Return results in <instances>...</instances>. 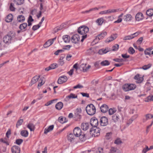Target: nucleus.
<instances>
[{
    "mask_svg": "<svg viewBox=\"0 0 153 153\" xmlns=\"http://www.w3.org/2000/svg\"><path fill=\"white\" fill-rule=\"evenodd\" d=\"M122 143V142L120 138H117L115 140L114 143L117 145H119Z\"/></svg>",
    "mask_w": 153,
    "mask_h": 153,
    "instance_id": "nucleus-53",
    "label": "nucleus"
},
{
    "mask_svg": "<svg viewBox=\"0 0 153 153\" xmlns=\"http://www.w3.org/2000/svg\"><path fill=\"white\" fill-rule=\"evenodd\" d=\"M41 81L40 82H39L38 85V87H41L42 85L45 82H42V79L41 78L39 80V82Z\"/></svg>",
    "mask_w": 153,
    "mask_h": 153,
    "instance_id": "nucleus-59",
    "label": "nucleus"
},
{
    "mask_svg": "<svg viewBox=\"0 0 153 153\" xmlns=\"http://www.w3.org/2000/svg\"><path fill=\"white\" fill-rule=\"evenodd\" d=\"M13 15L10 14L6 16L5 21L7 22H10L12 21L13 19Z\"/></svg>",
    "mask_w": 153,
    "mask_h": 153,
    "instance_id": "nucleus-21",
    "label": "nucleus"
},
{
    "mask_svg": "<svg viewBox=\"0 0 153 153\" xmlns=\"http://www.w3.org/2000/svg\"><path fill=\"white\" fill-rule=\"evenodd\" d=\"M23 122V119H20L17 122L16 126L17 128H18L19 126L21 125Z\"/></svg>",
    "mask_w": 153,
    "mask_h": 153,
    "instance_id": "nucleus-46",
    "label": "nucleus"
},
{
    "mask_svg": "<svg viewBox=\"0 0 153 153\" xmlns=\"http://www.w3.org/2000/svg\"><path fill=\"white\" fill-rule=\"evenodd\" d=\"M100 109L102 112L105 113L108 110V108L106 105L103 104L100 107Z\"/></svg>",
    "mask_w": 153,
    "mask_h": 153,
    "instance_id": "nucleus-14",
    "label": "nucleus"
},
{
    "mask_svg": "<svg viewBox=\"0 0 153 153\" xmlns=\"http://www.w3.org/2000/svg\"><path fill=\"white\" fill-rule=\"evenodd\" d=\"M134 79L136 80V82L138 83H141L143 79L142 78L140 77L139 75H136L134 77Z\"/></svg>",
    "mask_w": 153,
    "mask_h": 153,
    "instance_id": "nucleus-23",
    "label": "nucleus"
},
{
    "mask_svg": "<svg viewBox=\"0 0 153 153\" xmlns=\"http://www.w3.org/2000/svg\"><path fill=\"white\" fill-rule=\"evenodd\" d=\"M27 127L30 129L31 131H34L35 128L34 125L31 123H30L28 124Z\"/></svg>",
    "mask_w": 153,
    "mask_h": 153,
    "instance_id": "nucleus-27",
    "label": "nucleus"
},
{
    "mask_svg": "<svg viewBox=\"0 0 153 153\" xmlns=\"http://www.w3.org/2000/svg\"><path fill=\"white\" fill-rule=\"evenodd\" d=\"M107 33L106 32H104L101 33L97 36V37L99 39H102L106 35Z\"/></svg>",
    "mask_w": 153,
    "mask_h": 153,
    "instance_id": "nucleus-36",
    "label": "nucleus"
},
{
    "mask_svg": "<svg viewBox=\"0 0 153 153\" xmlns=\"http://www.w3.org/2000/svg\"><path fill=\"white\" fill-rule=\"evenodd\" d=\"M117 34H113L111 35L108 38L105 40V42H109L115 39L117 37Z\"/></svg>",
    "mask_w": 153,
    "mask_h": 153,
    "instance_id": "nucleus-12",
    "label": "nucleus"
},
{
    "mask_svg": "<svg viewBox=\"0 0 153 153\" xmlns=\"http://www.w3.org/2000/svg\"><path fill=\"white\" fill-rule=\"evenodd\" d=\"M77 96L75 94L73 93L67 96L65 100V101H68L70 99H74L77 98Z\"/></svg>",
    "mask_w": 153,
    "mask_h": 153,
    "instance_id": "nucleus-16",
    "label": "nucleus"
},
{
    "mask_svg": "<svg viewBox=\"0 0 153 153\" xmlns=\"http://www.w3.org/2000/svg\"><path fill=\"white\" fill-rule=\"evenodd\" d=\"M64 51V50H58L57 51H56L54 54H55L56 55H58L59 54V53H60Z\"/></svg>",
    "mask_w": 153,
    "mask_h": 153,
    "instance_id": "nucleus-63",
    "label": "nucleus"
},
{
    "mask_svg": "<svg viewBox=\"0 0 153 153\" xmlns=\"http://www.w3.org/2000/svg\"><path fill=\"white\" fill-rule=\"evenodd\" d=\"M129 84H126L124 85L123 86V90L126 91H129Z\"/></svg>",
    "mask_w": 153,
    "mask_h": 153,
    "instance_id": "nucleus-41",
    "label": "nucleus"
},
{
    "mask_svg": "<svg viewBox=\"0 0 153 153\" xmlns=\"http://www.w3.org/2000/svg\"><path fill=\"white\" fill-rule=\"evenodd\" d=\"M23 140L22 139H18L16 140V143L18 145H20L23 142Z\"/></svg>",
    "mask_w": 153,
    "mask_h": 153,
    "instance_id": "nucleus-54",
    "label": "nucleus"
},
{
    "mask_svg": "<svg viewBox=\"0 0 153 153\" xmlns=\"http://www.w3.org/2000/svg\"><path fill=\"white\" fill-rule=\"evenodd\" d=\"M15 36L16 34L14 33L10 32L4 37L3 41L5 43H10L11 41L15 38Z\"/></svg>",
    "mask_w": 153,
    "mask_h": 153,
    "instance_id": "nucleus-1",
    "label": "nucleus"
},
{
    "mask_svg": "<svg viewBox=\"0 0 153 153\" xmlns=\"http://www.w3.org/2000/svg\"><path fill=\"white\" fill-rule=\"evenodd\" d=\"M59 121L61 123H63L66 122L65 118L60 117L58 119Z\"/></svg>",
    "mask_w": 153,
    "mask_h": 153,
    "instance_id": "nucleus-43",
    "label": "nucleus"
},
{
    "mask_svg": "<svg viewBox=\"0 0 153 153\" xmlns=\"http://www.w3.org/2000/svg\"><path fill=\"white\" fill-rule=\"evenodd\" d=\"M79 113H75L76 116L77 118L76 120H78L81 118V115L79 114Z\"/></svg>",
    "mask_w": 153,
    "mask_h": 153,
    "instance_id": "nucleus-60",
    "label": "nucleus"
},
{
    "mask_svg": "<svg viewBox=\"0 0 153 153\" xmlns=\"http://www.w3.org/2000/svg\"><path fill=\"white\" fill-rule=\"evenodd\" d=\"M119 48V45L118 44H115L112 47V50L113 51H117L118 50Z\"/></svg>",
    "mask_w": 153,
    "mask_h": 153,
    "instance_id": "nucleus-47",
    "label": "nucleus"
},
{
    "mask_svg": "<svg viewBox=\"0 0 153 153\" xmlns=\"http://www.w3.org/2000/svg\"><path fill=\"white\" fill-rule=\"evenodd\" d=\"M109 51L108 50H107L106 48L105 49L103 48L99 50L98 53L102 55L103 54L106 53Z\"/></svg>",
    "mask_w": 153,
    "mask_h": 153,
    "instance_id": "nucleus-32",
    "label": "nucleus"
},
{
    "mask_svg": "<svg viewBox=\"0 0 153 153\" xmlns=\"http://www.w3.org/2000/svg\"><path fill=\"white\" fill-rule=\"evenodd\" d=\"M119 9H109L107 10L108 14H110L113 13L117 12L119 11Z\"/></svg>",
    "mask_w": 153,
    "mask_h": 153,
    "instance_id": "nucleus-37",
    "label": "nucleus"
},
{
    "mask_svg": "<svg viewBox=\"0 0 153 153\" xmlns=\"http://www.w3.org/2000/svg\"><path fill=\"white\" fill-rule=\"evenodd\" d=\"M50 66L51 69H54L58 67V65L56 63H55L51 64Z\"/></svg>",
    "mask_w": 153,
    "mask_h": 153,
    "instance_id": "nucleus-50",
    "label": "nucleus"
},
{
    "mask_svg": "<svg viewBox=\"0 0 153 153\" xmlns=\"http://www.w3.org/2000/svg\"><path fill=\"white\" fill-rule=\"evenodd\" d=\"M119 119L120 116L117 114H116L112 116V120L114 122H117L118 121Z\"/></svg>",
    "mask_w": 153,
    "mask_h": 153,
    "instance_id": "nucleus-24",
    "label": "nucleus"
},
{
    "mask_svg": "<svg viewBox=\"0 0 153 153\" xmlns=\"http://www.w3.org/2000/svg\"><path fill=\"white\" fill-rule=\"evenodd\" d=\"M64 42L65 43H68L70 40V38L69 36L67 35L64 36L62 38Z\"/></svg>",
    "mask_w": 153,
    "mask_h": 153,
    "instance_id": "nucleus-30",
    "label": "nucleus"
},
{
    "mask_svg": "<svg viewBox=\"0 0 153 153\" xmlns=\"http://www.w3.org/2000/svg\"><path fill=\"white\" fill-rule=\"evenodd\" d=\"M89 124L88 123H82L81 124V128L83 130L86 131L87 130L89 127Z\"/></svg>",
    "mask_w": 153,
    "mask_h": 153,
    "instance_id": "nucleus-20",
    "label": "nucleus"
},
{
    "mask_svg": "<svg viewBox=\"0 0 153 153\" xmlns=\"http://www.w3.org/2000/svg\"><path fill=\"white\" fill-rule=\"evenodd\" d=\"M116 111V110H115L114 108H111L108 111L109 114L110 115H112Z\"/></svg>",
    "mask_w": 153,
    "mask_h": 153,
    "instance_id": "nucleus-48",
    "label": "nucleus"
},
{
    "mask_svg": "<svg viewBox=\"0 0 153 153\" xmlns=\"http://www.w3.org/2000/svg\"><path fill=\"white\" fill-rule=\"evenodd\" d=\"M110 62L107 60H105L102 62L100 64L102 66H107L109 65Z\"/></svg>",
    "mask_w": 153,
    "mask_h": 153,
    "instance_id": "nucleus-39",
    "label": "nucleus"
},
{
    "mask_svg": "<svg viewBox=\"0 0 153 153\" xmlns=\"http://www.w3.org/2000/svg\"><path fill=\"white\" fill-rule=\"evenodd\" d=\"M153 117V115L151 114H148L145 115V118H143V122L145 123L146 121L150 119H151Z\"/></svg>",
    "mask_w": 153,
    "mask_h": 153,
    "instance_id": "nucleus-19",
    "label": "nucleus"
},
{
    "mask_svg": "<svg viewBox=\"0 0 153 153\" xmlns=\"http://www.w3.org/2000/svg\"><path fill=\"white\" fill-rule=\"evenodd\" d=\"M40 27V25H34L32 29L33 30H37Z\"/></svg>",
    "mask_w": 153,
    "mask_h": 153,
    "instance_id": "nucleus-56",
    "label": "nucleus"
},
{
    "mask_svg": "<svg viewBox=\"0 0 153 153\" xmlns=\"http://www.w3.org/2000/svg\"><path fill=\"white\" fill-rule=\"evenodd\" d=\"M133 18L132 16L130 14H127L123 16V19L126 22L131 21Z\"/></svg>",
    "mask_w": 153,
    "mask_h": 153,
    "instance_id": "nucleus-15",
    "label": "nucleus"
},
{
    "mask_svg": "<svg viewBox=\"0 0 153 153\" xmlns=\"http://www.w3.org/2000/svg\"><path fill=\"white\" fill-rule=\"evenodd\" d=\"M86 65L87 64H82L80 66L79 68L83 72H86L91 68L90 65H88L87 67Z\"/></svg>",
    "mask_w": 153,
    "mask_h": 153,
    "instance_id": "nucleus-9",
    "label": "nucleus"
},
{
    "mask_svg": "<svg viewBox=\"0 0 153 153\" xmlns=\"http://www.w3.org/2000/svg\"><path fill=\"white\" fill-rule=\"evenodd\" d=\"M128 51L131 54H133L135 52L134 50L131 47H130L129 48L128 50Z\"/></svg>",
    "mask_w": 153,
    "mask_h": 153,
    "instance_id": "nucleus-45",
    "label": "nucleus"
},
{
    "mask_svg": "<svg viewBox=\"0 0 153 153\" xmlns=\"http://www.w3.org/2000/svg\"><path fill=\"white\" fill-rule=\"evenodd\" d=\"M53 41H51V39L48 40L47 42H46L44 45V47L45 48H47L53 44Z\"/></svg>",
    "mask_w": 153,
    "mask_h": 153,
    "instance_id": "nucleus-31",
    "label": "nucleus"
},
{
    "mask_svg": "<svg viewBox=\"0 0 153 153\" xmlns=\"http://www.w3.org/2000/svg\"><path fill=\"white\" fill-rule=\"evenodd\" d=\"M83 86L82 85H80L79 84H78L76 85V86H74L73 88L74 89H76L77 88H83Z\"/></svg>",
    "mask_w": 153,
    "mask_h": 153,
    "instance_id": "nucleus-58",
    "label": "nucleus"
},
{
    "mask_svg": "<svg viewBox=\"0 0 153 153\" xmlns=\"http://www.w3.org/2000/svg\"><path fill=\"white\" fill-rule=\"evenodd\" d=\"M40 76H36L33 77L31 81V83L30 84V85L31 86L32 84H35L36 82L38 80Z\"/></svg>",
    "mask_w": 153,
    "mask_h": 153,
    "instance_id": "nucleus-17",
    "label": "nucleus"
},
{
    "mask_svg": "<svg viewBox=\"0 0 153 153\" xmlns=\"http://www.w3.org/2000/svg\"><path fill=\"white\" fill-rule=\"evenodd\" d=\"M104 22V20L102 18L98 19L96 20V22L99 25H101Z\"/></svg>",
    "mask_w": 153,
    "mask_h": 153,
    "instance_id": "nucleus-34",
    "label": "nucleus"
},
{
    "mask_svg": "<svg viewBox=\"0 0 153 153\" xmlns=\"http://www.w3.org/2000/svg\"><path fill=\"white\" fill-rule=\"evenodd\" d=\"M27 26V24L26 23H24L20 24L19 26V28L21 30H24V31H25V30L26 27Z\"/></svg>",
    "mask_w": 153,
    "mask_h": 153,
    "instance_id": "nucleus-28",
    "label": "nucleus"
},
{
    "mask_svg": "<svg viewBox=\"0 0 153 153\" xmlns=\"http://www.w3.org/2000/svg\"><path fill=\"white\" fill-rule=\"evenodd\" d=\"M129 91L134 90L136 87V85L133 84H129Z\"/></svg>",
    "mask_w": 153,
    "mask_h": 153,
    "instance_id": "nucleus-44",
    "label": "nucleus"
},
{
    "mask_svg": "<svg viewBox=\"0 0 153 153\" xmlns=\"http://www.w3.org/2000/svg\"><path fill=\"white\" fill-rule=\"evenodd\" d=\"M20 134L22 136L25 137H27L28 135V133L27 130H23L21 131Z\"/></svg>",
    "mask_w": 153,
    "mask_h": 153,
    "instance_id": "nucleus-33",
    "label": "nucleus"
},
{
    "mask_svg": "<svg viewBox=\"0 0 153 153\" xmlns=\"http://www.w3.org/2000/svg\"><path fill=\"white\" fill-rule=\"evenodd\" d=\"M55 101L54 100H52L51 101H50L48 102L46 104H45V105L46 106H48V105L51 104L53 102V101Z\"/></svg>",
    "mask_w": 153,
    "mask_h": 153,
    "instance_id": "nucleus-62",
    "label": "nucleus"
},
{
    "mask_svg": "<svg viewBox=\"0 0 153 153\" xmlns=\"http://www.w3.org/2000/svg\"><path fill=\"white\" fill-rule=\"evenodd\" d=\"M73 133L74 135L76 137H79L82 133V131L80 128L76 127L74 129Z\"/></svg>",
    "mask_w": 153,
    "mask_h": 153,
    "instance_id": "nucleus-8",
    "label": "nucleus"
},
{
    "mask_svg": "<svg viewBox=\"0 0 153 153\" xmlns=\"http://www.w3.org/2000/svg\"><path fill=\"white\" fill-rule=\"evenodd\" d=\"M11 151L13 153H20V149L18 146H14L11 148Z\"/></svg>",
    "mask_w": 153,
    "mask_h": 153,
    "instance_id": "nucleus-13",
    "label": "nucleus"
},
{
    "mask_svg": "<svg viewBox=\"0 0 153 153\" xmlns=\"http://www.w3.org/2000/svg\"><path fill=\"white\" fill-rule=\"evenodd\" d=\"M136 19L137 21H140L142 20L143 18V14L141 13H137L135 16Z\"/></svg>",
    "mask_w": 153,
    "mask_h": 153,
    "instance_id": "nucleus-18",
    "label": "nucleus"
},
{
    "mask_svg": "<svg viewBox=\"0 0 153 153\" xmlns=\"http://www.w3.org/2000/svg\"><path fill=\"white\" fill-rule=\"evenodd\" d=\"M150 66H151L150 65H145L142 68L145 70H147L150 67Z\"/></svg>",
    "mask_w": 153,
    "mask_h": 153,
    "instance_id": "nucleus-64",
    "label": "nucleus"
},
{
    "mask_svg": "<svg viewBox=\"0 0 153 153\" xmlns=\"http://www.w3.org/2000/svg\"><path fill=\"white\" fill-rule=\"evenodd\" d=\"M80 37L79 35L77 34H75L73 36L71 39L72 42L76 44L79 42Z\"/></svg>",
    "mask_w": 153,
    "mask_h": 153,
    "instance_id": "nucleus-7",
    "label": "nucleus"
},
{
    "mask_svg": "<svg viewBox=\"0 0 153 153\" xmlns=\"http://www.w3.org/2000/svg\"><path fill=\"white\" fill-rule=\"evenodd\" d=\"M98 123V121L96 118H92L91 119L90 124L93 127H97Z\"/></svg>",
    "mask_w": 153,
    "mask_h": 153,
    "instance_id": "nucleus-6",
    "label": "nucleus"
},
{
    "mask_svg": "<svg viewBox=\"0 0 153 153\" xmlns=\"http://www.w3.org/2000/svg\"><path fill=\"white\" fill-rule=\"evenodd\" d=\"M150 101H153V95L152 96H149L145 100L146 102H149Z\"/></svg>",
    "mask_w": 153,
    "mask_h": 153,
    "instance_id": "nucleus-51",
    "label": "nucleus"
},
{
    "mask_svg": "<svg viewBox=\"0 0 153 153\" xmlns=\"http://www.w3.org/2000/svg\"><path fill=\"white\" fill-rule=\"evenodd\" d=\"M86 111L88 115H93L95 113V107L93 104H90L86 107Z\"/></svg>",
    "mask_w": 153,
    "mask_h": 153,
    "instance_id": "nucleus-2",
    "label": "nucleus"
},
{
    "mask_svg": "<svg viewBox=\"0 0 153 153\" xmlns=\"http://www.w3.org/2000/svg\"><path fill=\"white\" fill-rule=\"evenodd\" d=\"M117 150V148L114 147H111L109 153H116Z\"/></svg>",
    "mask_w": 153,
    "mask_h": 153,
    "instance_id": "nucleus-49",
    "label": "nucleus"
},
{
    "mask_svg": "<svg viewBox=\"0 0 153 153\" xmlns=\"http://www.w3.org/2000/svg\"><path fill=\"white\" fill-rule=\"evenodd\" d=\"M108 123V118L105 116L102 117L100 120V123L102 126H107Z\"/></svg>",
    "mask_w": 153,
    "mask_h": 153,
    "instance_id": "nucleus-4",
    "label": "nucleus"
},
{
    "mask_svg": "<svg viewBox=\"0 0 153 153\" xmlns=\"http://www.w3.org/2000/svg\"><path fill=\"white\" fill-rule=\"evenodd\" d=\"M74 139V135H73L72 134H69L68 136V140L70 141L71 142H72Z\"/></svg>",
    "mask_w": 153,
    "mask_h": 153,
    "instance_id": "nucleus-42",
    "label": "nucleus"
},
{
    "mask_svg": "<svg viewBox=\"0 0 153 153\" xmlns=\"http://www.w3.org/2000/svg\"><path fill=\"white\" fill-rule=\"evenodd\" d=\"M111 132L108 133L106 134L105 136V138L106 140H109L111 137Z\"/></svg>",
    "mask_w": 153,
    "mask_h": 153,
    "instance_id": "nucleus-52",
    "label": "nucleus"
},
{
    "mask_svg": "<svg viewBox=\"0 0 153 153\" xmlns=\"http://www.w3.org/2000/svg\"><path fill=\"white\" fill-rule=\"evenodd\" d=\"M79 137V139L80 140L82 141H83L85 140L86 138H89V137H87V136L84 134H81Z\"/></svg>",
    "mask_w": 153,
    "mask_h": 153,
    "instance_id": "nucleus-29",
    "label": "nucleus"
},
{
    "mask_svg": "<svg viewBox=\"0 0 153 153\" xmlns=\"http://www.w3.org/2000/svg\"><path fill=\"white\" fill-rule=\"evenodd\" d=\"M99 8H98L97 7H95L94 8H92L90 9L89 10H86L85 11L82 12V13H88L91 11H94L95 10H98L99 9Z\"/></svg>",
    "mask_w": 153,
    "mask_h": 153,
    "instance_id": "nucleus-40",
    "label": "nucleus"
},
{
    "mask_svg": "<svg viewBox=\"0 0 153 153\" xmlns=\"http://www.w3.org/2000/svg\"><path fill=\"white\" fill-rule=\"evenodd\" d=\"M54 126L53 125H52L49 126L48 128H45L44 130V134H46L48 132L52 131L54 128Z\"/></svg>",
    "mask_w": 153,
    "mask_h": 153,
    "instance_id": "nucleus-22",
    "label": "nucleus"
},
{
    "mask_svg": "<svg viewBox=\"0 0 153 153\" xmlns=\"http://www.w3.org/2000/svg\"><path fill=\"white\" fill-rule=\"evenodd\" d=\"M24 0H13L14 3L17 5H21L23 3Z\"/></svg>",
    "mask_w": 153,
    "mask_h": 153,
    "instance_id": "nucleus-38",
    "label": "nucleus"
},
{
    "mask_svg": "<svg viewBox=\"0 0 153 153\" xmlns=\"http://www.w3.org/2000/svg\"><path fill=\"white\" fill-rule=\"evenodd\" d=\"M67 80L66 76H60L57 82L59 84H61L65 82Z\"/></svg>",
    "mask_w": 153,
    "mask_h": 153,
    "instance_id": "nucleus-10",
    "label": "nucleus"
},
{
    "mask_svg": "<svg viewBox=\"0 0 153 153\" xmlns=\"http://www.w3.org/2000/svg\"><path fill=\"white\" fill-rule=\"evenodd\" d=\"M90 134H94V136H98L100 134V130L99 128L97 127H93L90 129Z\"/></svg>",
    "mask_w": 153,
    "mask_h": 153,
    "instance_id": "nucleus-5",
    "label": "nucleus"
},
{
    "mask_svg": "<svg viewBox=\"0 0 153 153\" xmlns=\"http://www.w3.org/2000/svg\"><path fill=\"white\" fill-rule=\"evenodd\" d=\"M89 31V28L85 26H82L79 27L78 29V32L80 34L84 35Z\"/></svg>",
    "mask_w": 153,
    "mask_h": 153,
    "instance_id": "nucleus-3",
    "label": "nucleus"
},
{
    "mask_svg": "<svg viewBox=\"0 0 153 153\" xmlns=\"http://www.w3.org/2000/svg\"><path fill=\"white\" fill-rule=\"evenodd\" d=\"M139 34L138 32L135 33L133 34H131L129 36H125L123 39L124 40H129L134 38L135 37L137 36Z\"/></svg>",
    "mask_w": 153,
    "mask_h": 153,
    "instance_id": "nucleus-11",
    "label": "nucleus"
},
{
    "mask_svg": "<svg viewBox=\"0 0 153 153\" xmlns=\"http://www.w3.org/2000/svg\"><path fill=\"white\" fill-rule=\"evenodd\" d=\"M63 106V103L61 102L57 103L55 105L56 108L58 110H61Z\"/></svg>",
    "mask_w": 153,
    "mask_h": 153,
    "instance_id": "nucleus-25",
    "label": "nucleus"
},
{
    "mask_svg": "<svg viewBox=\"0 0 153 153\" xmlns=\"http://www.w3.org/2000/svg\"><path fill=\"white\" fill-rule=\"evenodd\" d=\"M0 141H1L2 142L6 144L7 145H9V144L8 142L7 141L5 140L4 139H3L2 138L1 139H0Z\"/></svg>",
    "mask_w": 153,
    "mask_h": 153,
    "instance_id": "nucleus-57",
    "label": "nucleus"
},
{
    "mask_svg": "<svg viewBox=\"0 0 153 153\" xmlns=\"http://www.w3.org/2000/svg\"><path fill=\"white\" fill-rule=\"evenodd\" d=\"M62 28L61 27H56L54 28L53 30L54 33H56L58 32L59 31L62 29Z\"/></svg>",
    "mask_w": 153,
    "mask_h": 153,
    "instance_id": "nucleus-55",
    "label": "nucleus"
},
{
    "mask_svg": "<svg viewBox=\"0 0 153 153\" xmlns=\"http://www.w3.org/2000/svg\"><path fill=\"white\" fill-rule=\"evenodd\" d=\"M25 19V17L24 16L22 15H19L17 18V20L19 22H23Z\"/></svg>",
    "mask_w": 153,
    "mask_h": 153,
    "instance_id": "nucleus-26",
    "label": "nucleus"
},
{
    "mask_svg": "<svg viewBox=\"0 0 153 153\" xmlns=\"http://www.w3.org/2000/svg\"><path fill=\"white\" fill-rule=\"evenodd\" d=\"M98 83V80H93L91 82V83L93 85H96Z\"/></svg>",
    "mask_w": 153,
    "mask_h": 153,
    "instance_id": "nucleus-61",
    "label": "nucleus"
},
{
    "mask_svg": "<svg viewBox=\"0 0 153 153\" xmlns=\"http://www.w3.org/2000/svg\"><path fill=\"white\" fill-rule=\"evenodd\" d=\"M146 14L149 16H152L153 15V9H150L147 10Z\"/></svg>",
    "mask_w": 153,
    "mask_h": 153,
    "instance_id": "nucleus-35",
    "label": "nucleus"
}]
</instances>
